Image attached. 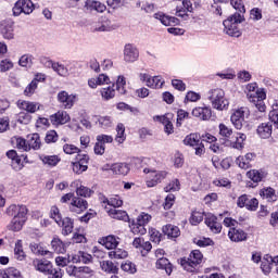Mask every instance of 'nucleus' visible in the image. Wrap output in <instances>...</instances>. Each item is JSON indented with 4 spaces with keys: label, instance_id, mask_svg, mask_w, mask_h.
<instances>
[{
    "label": "nucleus",
    "instance_id": "obj_37",
    "mask_svg": "<svg viewBox=\"0 0 278 278\" xmlns=\"http://www.w3.org/2000/svg\"><path fill=\"white\" fill-rule=\"evenodd\" d=\"M184 144H186V147H199V144L201 143V136L199 134H190L187 135L184 139Z\"/></svg>",
    "mask_w": 278,
    "mask_h": 278
},
{
    "label": "nucleus",
    "instance_id": "obj_35",
    "mask_svg": "<svg viewBox=\"0 0 278 278\" xmlns=\"http://www.w3.org/2000/svg\"><path fill=\"white\" fill-rule=\"evenodd\" d=\"M115 92L118 94H127V78L125 76L119 75L114 84Z\"/></svg>",
    "mask_w": 278,
    "mask_h": 278
},
{
    "label": "nucleus",
    "instance_id": "obj_64",
    "mask_svg": "<svg viewBox=\"0 0 278 278\" xmlns=\"http://www.w3.org/2000/svg\"><path fill=\"white\" fill-rule=\"evenodd\" d=\"M203 222V213L199 211H193L190 217L191 225H199Z\"/></svg>",
    "mask_w": 278,
    "mask_h": 278
},
{
    "label": "nucleus",
    "instance_id": "obj_7",
    "mask_svg": "<svg viewBox=\"0 0 278 278\" xmlns=\"http://www.w3.org/2000/svg\"><path fill=\"white\" fill-rule=\"evenodd\" d=\"M138 77L142 84H146L148 88H152L153 90L162 89L165 84L162 76H151L148 73H139Z\"/></svg>",
    "mask_w": 278,
    "mask_h": 278
},
{
    "label": "nucleus",
    "instance_id": "obj_15",
    "mask_svg": "<svg viewBox=\"0 0 278 278\" xmlns=\"http://www.w3.org/2000/svg\"><path fill=\"white\" fill-rule=\"evenodd\" d=\"M0 33L5 40H14V22L4 20L0 23Z\"/></svg>",
    "mask_w": 278,
    "mask_h": 278
},
{
    "label": "nucleus",
    "instance_id": "obj_6",
    "mask_svg": "<svg viewBox=\"0 0 278 278\" xmlns=\"http://www.w3.org/2000/svg\"><path fill=\"white\" fill-rule=\"evenodd\" d=\"M66 274L68 277H75V278H92L94 277V269L88 266H75V265H68L66 267Z\"/></svg>",
    "mask_w": 278,
    "mask_h": 278
},
{
    "label": "nucleus",
    "instance_id": "obj_32",
    "mask_svg": "<svg viewBox=\"0 0 278 278\" xmlns=\"http://www.w3.org/2000/svg\"><path fill=\"white\" fill-rule=\"evenodd\" d=\"M154 18L160 21L162 25H165V27H168L170 25H177L179 23V20L177 17L164 15L163 13H155Z\"/></svg>",
    "mask_w": 278,
    "mask_h": 278
},
{
    "label": "nucleus",
    "instance_id": "obj_42",
    "mask_svg": "<svg viewBox=\"0 0 278 278\" xmlns=\"http://www.w3.org/2000/svg\"><path fill=\"white\" fill-rule=\"evenodd\" d=\"M14 257L18 262H24V260L27 257V255L25 254V250H23V240H17L15 242Z\"/></svg>",
    "mask_w": 278,
    "mask_h": 278
},
{
    "label": "nucleus",
    "instance_id": "obj_46",
    "mask_svg": "<svg viewBox=\"0 0 278 278\" xmlns=\"http://www.w3.org/2000/svg\"><path fill=\"white\" fill-rule=\"evenodd\" d=\"M1 278H23V274L16 267H9L3 270Z\"/></svg>",
    "mask_w": 278,
    "mask_h": 278
},
{
    "label": "nucleus",
    "instance_id": "obj_61",
    "mask_svg": "<svg viewBox=\"0 0 278 278\" xmlns=\"http://www.w3.org/2000/svg\"><path fill=\"white\" fill-rule=\"evenodd\" d=\"M181 189V184L179 179L172 180L165 188V192H178Z\"/></svg>",
    "mask_w": 278,
    "mask_h": 278
},
{
    "label": "nucleus",
    "instance_id": "obj_60",
    "mask_svg": "<svg viewBox=\"0 0 278 278\" xmlns=\"http://www.w3.org/2000/svg\"><path fill=\"white\" fill-rule=\"evenodd\" d=\"M14 68V62L10 59H3L0 62V73H8V71H12Z\"/></svg>",
    "mask_w": 278,
    "mask_h": 278
},
{
    "label": "nucleus",
    "instance_id": "obj_47",
    "mask_svg": "<svg viewBox=\"0 0 278 278\" xmlns=\"http://www.w3.org/2000/svg\"><path fill=\"white\" fill-rule=\"evenodd\" d=\"M129 253L126 250H123L121 248L114 249V251L109 252L110 260H126L128 257Z\"/></svg>",
    "mask_w": 278,
    "mask_h": 278
},
{
    "label": "nucleus",
    "instance_id": "obj_56",
    "mask_svg": "<svg viewBox=\"0 0 278 278\" xmlns=\"http://www.w3.org/2000/svg\"><path fill=\"white\" fill-rule=\"evenodd\" d=\"M218 129H219V136H222V138H231V136H233V128L223 123L218 125Z\"/></svg>",
    "mask_w": 278,
    "mask_h": 278
},
{
    "label": "nucleus",
    "instance_id": "obj_45",
    "mask_svg": "<svg viewBox=\"0 0 278 278\" xmlns=\"http://www.w3.org/2000/svg\"><path fill=\"white\" fill-rule=\"evenodd\" d=\"M125 140H127V135H125V125L119 123L116 126L115 142H117V144H123Z\"/></svg>",
    "mask_w": 278,
    "mask_h": 278
},
{
    "label": "nucleus",
    "instance_id": "obj_44",
    "mask_svg": "<svg viewBox=\"0 0 278 278\" xmlns=\"http://www.w3.org/2000/svg\"><path fill=\"white\" fill-rule=\"evenodd\" d=\"M129 165L127 163H115L113 164V175H128L129 174Z\"/></svg>",
    "mask_w": 278,
    "mask_h": 278
},
{
    "label": "nucleus",
    "instance_id": "obj_29",
    "mask_svg": "<svg viewBox=\"0 0 278 278\" xmlns=\"http://www.w3.org/2000/svg\"><path fill=\"white\" fill-rule=\"evenodd\" d=\"M72 188H76V194L78 197H84L85 199H88L92 197V191L90 188L81 186V181L75 180L72 182Z\"/></svg>",
    "mask_w": 278,
    "mask_h": 278
},
{
    "label": "nucleus",
    "instance_id": "obj_1",
    "mask_svg": "<svg viewBox=\"0 0 278 278\" xmlns=\"http://www.w3.org/2000/svg\"><path fill=\"white\" fill-rule=\"evenodd\" d=\"M7 214L13 216L9 229L11 231H21L27 223V206L12 204L7 208Z\"/></svg>",
    "mask_w": 278,
    "mask_h": 278
},
{
    "label": "nucleus",
    "instance_id": "obj_43",
    "mask_svg": "<svg viewBox=\"0 0 278 278\" xmlns=\"http://www.w3.org/2000/svg\"><path fill=\"white\" fill-rule=\"evenodd\" d=\"M85 8H87V10H94L96 12H105V10L108 9L105 4L96 0H87L85 3Z\"/></svg>",
    "mask_w": 278,
    "mask_h": 278
},
{
    "label": "nucleus",
    "instance_id": "obj_24",
    "mask_svg": "<svg viewBox=\"0 0 278 278\" xmlns=\"http://www.w3.org/2000/svg\"><path fill=\"white\" fill-rule=\"evenodd\" d=\"M105 212L109 214L111 218H114L115 220H124L127 223L129 220V215L126 211L118 210V208H111L108 207V205L104 206Z\"/></svg>",
    "mask_w": 278,
    "mask_h": 278
},
{
    "label": "nucleus",
    "instance_id": "obj_33",
    "mask_svg": "<svg viewBox=\"0 0 278 278\" xmlns=\"http://www.w3.org/2000/svg\"><path fill=\"white\" fill-rule=\"evenodd\" d=\"M155 267L157 270H165L166 275H172L173 273V264L168 258H157L155 263Z\"/></svg>",
    "mask_w": 278,
    "mask_h": 278
},
{
    "label": "nucleus",
    "instance_id": "obj_38",
    "mask_svg": "<svg viewBox=\"0 0 278 278\" xmlns=\"http://www.w3.org/2000/svg\"><path fill=\"white\" fill-rule=\"evenodd\" d=\"M39 160L42 162V164H45V166H50V168L56 164H60L62 161V159H60L58 155H41L39 156Z\"/></svg>",
    "mask_w": 278,
    "mask_h": 278
},
{
    "label": "nucleus",
    "instance_id": "obj_12",
    "mask_svg": "<svg viewBox=\"0 0 278 278\" xmlns=\"http://www.w3.org/2000/svg\"><path fill=\"white\" fill-rule=\"evenodd\" d=\"M94 31H114L118 29V24L105 16L99 18V21L93 26Z\"/></svg>",
    "mask_w": 278,
    "mask_h": 278
},
{
    "label": "nucleus",
    "instance_id": "obj_31",
    "mask_svg": "<svg viewBox=\"0 0 278 278\" xmlns=\"http://www.w3.org/2000/svg\"><path fill=\"white\" fill-rule=\"evenodd\" d=\"M59 227H62L63 236H71V233H73L75 223L70 217H65V218L61 219Z\"/></svg>",
    "mask_w": 278,
    "mask_h": 278
},
{
    "label": "nucleus",
    "instance_id": "obj_50",
    "mask_svg": "<svg viewBox=\"0 0 278 278\" xmlns=\"http://www.w3.org/2000/svg\"><path fill=\"white\" fill-rule=\"evenodd\" d=\"M173 118H175V115L173 113H166L164 115L154 116V121H156L157 123H162V125H164V127L166 125L173 124Z\"/></svg>",
    "mask_w": 278,
    "mask_h": 278
},
{
    "label": "nucleus",
    "instance_id": "obj_19",
    "mask_svg": "<svg viewBox=\"0 0 278 278\" xmlns=\"http://www.w3.org/2000/svg\"><path fill=\"white\" fill-rule=\"evenodd\" d=\"M16 105L20 110H23L24 112H28V114H36V112H38V110L42 108L40 103L31 102L27 100H18Z\"/></svg>",
    "mask_w": 278,
    "mask_h": 278
},
{
    "label": "nucleus",
    "instance_id": "obj_4",
    "mask_svg": "<svg viewBox=\"0 0 278 278\" xmlns=\"http://www.w3.org/2000/svg\"><path fill=\"white\" fill-rule=\"evenodd\" d=\"M201 262H203V253L199 250H193L188 258L180 261V266H182L184 270H187V273H195Z\"/></svg>",
    "mask_w": 278,
    "mask_h": 278
},
{
    "label": "nucleus",
    "instance_id": "obj_48",
    "mask_svg": "<svg viewBox=\"0 0 278 278\" xmlns=\"http://www.w3.org/2000/svg\"><path fill=\"white\" fill-rule=\"evenodd\" d=\"M248 179H251L254 184H260L262 179H264V172H260L257 169H251L247 173Z\"/></svg>",
    "mask_w": 278,
    "mask_h": 278
},
{
    "label": "nucleus",
    "instance_id": "obj_40",
    "mask_svg": "<svg viewBox=\"0 0 278 278\" xmlns=\"http://www.w3.org/2000/svg\"><path fill=\"white\" fill-rule=\"evenodd\" d=\"M51 247L54 253H66V244L59 237H53Z\"/></svg>",
    "mask_w": 278,
    "mask_h": 278
},
{
    "label": "nucleus",
    "instance_id": "obj_62",
    "mask_svg": "<svg viewBox=\"0 0 278 278\" xmlns=\"http://www.w3.org/2000/svg\"><path fill=\"white\" fill-rule=\"evenodd\" d=\"M96 140L102 144V147H105V144H112V142H114V137L111 135H98Z\"/></svg>",
    "mask_w": 278,
    "mask_h": 278
},
{
    "label": "nucleus",
    "instance_id": "obj_36",
    "mask_svg": "<svg viewBox=\"0 0 278 278\" xmlns=\"http://www.w3.org/2000/svg\"><path fill=\"white\" fill-rule=\"evenodd\" d=\"M27 140H28L27 142H28L29 151H31V149H34V151H38V149H40V147L42 146V141L40 140V135L38 134L28 135Z\"/></svg>",
    "mask_w": 278,
    "mask_h": 278
},
{
    "label": "nucleus",
    "instance_id": "obj_5",
    "mask_svg": "<svg viewBox=\"0 0 278 278\" xmlns=\"http://www.w3.org/2000/svg\"><path fill=\"white\" fill-rule=\"evenodd\" d=\"M249 116V108L239 106L231 111L230 123L235 129H242L244 127V117Z\"/></svg>",
    "mask_w": 278,
    "mask_h": 278
},
{
    "label": "nucleus",
    "instance_id": "obj_57",
    "mask_svg": "<svg viewBox=\"0 0 278 278\" xmlns=\"http://www.w3.org/2000/svg\"><path fill=\"white\" fill-rule=\"evenodd\" d=\"M261 197H263V199H266L267 201L277 200V195L275 194V189L270 187L261 190Z\"/></svg>",
    "mask_w": 278,
    "mask_h": 278
},
{
    "label": "nucleus",
    "instance_id": "obj_10",
    "mask_svg": "<svg viewBox=\"0 0 278 278\" xmlns=\"http://www.w3.org/2000/svg\"><path fill=\"white\" fill-rule=\"evenodd\" d=\"M143 173L148 175V180H147L148 188H154V186H157V184L166 179V175H168V173L164 170L157 172V170H151L149 168H144Z\"/></svg>",
    "mask_w": 278,
    "mask_h": 278
},
{
    "label": "nucleus",
    "instance_id": "obj_25",
    "mask_svg": "<svg viewBox=\"0 0 278 278\" xmlns=\"http://www.w3.org/2000/svg\"><path fill=\"white\" fill-rule=\"evenodd\" d=\"M205 225L210 227L213 233H220L223 226L218 223V218L214 214H207L205 217Z\"/></svg>",
    "mask_w": 278,
    "mask_h": 278
},
{
    "label": "nucleus",
    "instance_id": "obj_17",
    "mask_svg": "<svg viewBox=\"0 0 278 278\" xmlns=\"http://www.w3.org/2000/svg\"><path fill=\"white\" fill-rule=\"evenodd\" d=\"M247 141V136L244 132H236L230 140H228V144L231 149H237V151H242L244 149V142Z\"/></svg>",
    "mask_w": 278,
    "mask_h": 278
},
{
    "label": "nucleus",
    "instance_id": "obj_18",
    "mask_svg": "<svg viewBox=\"0 0 278 278\" xmlns=\"http://www.w3.org/2000/svg\"><path fill=\"white\" fill-rule=\"evenodd\" d=\"M99 244L104 247V249H108L109 251H112L121 244V238L114 236V235H109L106 237H102L99 239Z\"/></svg>",
    "mask_w": 278,
    "mask_h": 278
},
{
    "label": "nucleus",
    "instance_id": "obj_2",
    "mask_svg": "<svg viewBox=\"0 0 278 278\" xmlns=\"http://www.w3.org/2000/svg\"><path fill=\"white\" fill-rule=\"evenodd\" d=\"M207 99L213 108L217 112H225L229 110V99L225 96L223 88H212L207 91Z\"/></svg>",
    "mask_w": 278,
    "mask_h": 278
},
{
    "label": "nucleus",
    "instance_id": "obj_59",
    "mask_svg": "<svg viewBox=\"0 0 278 278\" xmlns=\"http://www.w3.org/2000/svg\"><path fill=\"white\" fill-rule=\"evenodd\" d=\"M50 217L56 223V225H60L63 220L62 213H60V208H58V206L51 207Z\"/></svg>",
    "mask_w": 278,
    "mask_h": 278
},
{
    "label": "nucleus",
    "instance_id": "obj_52",
    "mask_svg": "<svg viewBox=\"0 0 278 278\" xmlns=\"http://www.w3.org/2000/svg\"><path fill=\"white\" fill-rule=\"evenodd\" d=\"M230 5L237 11L235 14H241V16H244L247 9L244 8V2H242V0H230Z\"/></svg>",
    "mask_w": 278,
    "mask_h": 278
},
{
    "label": "nucleus",
    "instance_id": "obj_3",
    "mask_svg": "<svg viewBox=\"0 0 278 278\" xmlns=\"http://www.w3.org/2000/svg\"><path fill=\"white\" fill-rule=\"evenodd\" d=\"M243 21L244 15L242 14L230 15L227 20L223 22L225 34L235 38H240V23H242Z\"/></svg>",
    "mask_w": 278,
    "mask_h": 278
},
{
    "label": "nucleus",
    "instance_id": "obj_63",
    "mask_svg": "<svg viewBox=\"0 0 278 278\" xmlns=\"http://www.w3.org/2000/svg\"><path fill=\"white\" fill-rule=\"evenodd\" d=\"M122 270H124V273H129V275H134L136 273V264L126 261L125 263H123L121 265Z\"/></svg>",
    "mask_w": 278,
    "mask_h": 278
},
{
    "label": "nucleus",
    "instance_id": "obj_9",
    "mask_svg": "<svg viewBox=\"0 0 278 278\" xmlns=\"http://www.w3.org/2000/svg\"><path fill=\"white\" fill-rule=\"evenodd\" d=\"M59 103L64 110H72L73 105L77 103V93H68L67 91H60L56 96Z\"/></svg>",
    "mask_w": 278,
    "mask_h": 278
},
{
    "label": "nucleus",
    "instance_id": "obj_22",
    "mask_svg": "<svg viewBox=\"0 0 278 278\" xmlns=\"http://www.w3.org/2000/svg\"><path fill=\"white\" fill-rule=\"evenodd\" d=\"M256 134L263 140H268L273 136V122H265L257 126Z\"/></svg>",
    "mask_w": 278,
    "mask_h": 278
},
{
    "label": "nucleus",
    "instance_id": "obj_27",
    "mask_svg": "<svg viewBox=\"0 0 278 278\" xmlns=\"http://www.w3.org/2000/svg\"><path fill=\"white\" fill-rule=\"evenodd\" d=\"M228 238L231 240V242H244V240L248 238V235L240 228H230L228 231Z\"/></svg>",
    "mask_w": 278,
    "mask_h": 278
},
{
    "label": "nucleus",
    "instance_id": "obj_21",
    "mask_svg": "<svg viewBox=\"0 0 278 278\" xmlns=\"http://www.w3.org/2000/svg\"><path fill=\"white\" fill-rule=\"evenodd\" d=\"M71 121V115L66 111H59L50 116V122L54 126L66 125Z\"/></svg>",
    "mask_w": 278,
    "mask_h": 278
},
{
    "label": "nucleus",
    "instance_id": "obj_55",
    "mask_svg": "<svg viewBox=\"0 0 278 278\" xmlns=\"http://www.w3.org/2000/svg\"><path fill=\"white\" fill-rule=\"evenodd\" d=\"M29 249L34 255H48L49 251L45 250L40 243L33 242L29 244Z\"/></svg>",
    "mask_w": 278,
    "mask_h": 278
},
{
    "label": "nucleus",
    "instance_id": "obj_28",
    "mask_svg": "<svg viewBox=\"0 0 278 278\" xmlns=\"http://www.w3.org/2000/svg\"><path fill=\"white\" fill-rule=\"evenodd\" d=\"M34 266L36 270L39 273H43L45 275H49L50 273H53V265L51 262L47 260H37L34 261Z\"/></svg>",
    "mask_w": 278,
    "mask_h": 278
},
{
    "label": "nucleus",
    "instance_id": "obj_49",
    "mask_svg": "<svg viewBox=\"0 0 278 278\" xmlns=\"http://www.w3.org/2000/svg\"><path fill=\"white\" fill-rule=\"evenodd\" d=\"M131 233H134L135 236H144V233H147V228H144L143 224H140V222L137 220L132 222L129 226Z\"/></svg>",
    "mask_w": 278,
    "mask_h": 278
},
{
    "label": "nucleus",
    "instance_id": "obj_34",
    "mask_svg": "<svg viewBox=\"0 0 278 278\" xmlns=\"http://www.w3.org/2000/svg\"><path fill=\"white\" fill-rule=\"evenodd\" d=\"M100 268L108 275H116V273H118V266H116V264H114L112 261L100 262Z\"/></svg>",
    "mask_w": 278,
    "mask_h": 278
},
{
    "label": "nucleus",
    "instance_id": "obj_23",
    "mask_svg": "<svg viewBox=\"0 0 278 278\" xmlns=\"http://www.w3.org/2000/svg\"><path fill=\"white\" fill-rule=\"evenodd\" d=\"M253 160H255V153L249 152L245 155L238 156L236 159V164L239 168L248 170V168H251V162H253Z\"/></svg>",
    "mask_w": 278,
    "mask_h": 278
},
{
    "label": "nucleus",
    "instance_id": "obj_14",
    "mask_svg": "<svg viewBox=\"0 0 278 278\" xmlns=\"http://www.w3.org/2000/svg\"><path fill=\"white\" fill-rule=\"evenodd\" d=\"M90 157L87 154H78L76 156V162L72 163L73 172L76 173V175H81V173H86L88 170V162Z\"/></svg>",
    "mask_w": 278,
    "mask_h": 278
},
{
    "label": "nucleus",
    "instance_id": "obj_30",
    "mask_svg": "<svg viewBox=\"0 0 278 278\" xmlns=\"http://www.w3.org/2000/svg\"><path fill=\"white\" fill-rule=\"evenodd\" d=\"M96 125H98V127L101 129H110V127H113L114 125V118L109 115H98L96 116Z\"/></svg>",
    "mask_w": 278,
    "mask_h": 278
},
{
    "label": "nucleus",
    "instance_id": "obj_41",
    "mask_svg": "<svg viewBox=\"0 0 278 278\" xmlns=\"http://www.w3.org/2000/svg\"><path fill=\"white\" fill-rule=\"evenodd\" d=\"M163 233L169 238H179V236H181L179 227L170 224L163 226Z\"/></svg>",
    "mask_w": 278,
    "mask_h": 278
},
{
    "label": "nucleus",
    "instance_id": "obj_16",
    "mask_svg": "<svg viewBox=\"0 0 278 278\" xmlns=\"http://www.w3.org/2000/svg\"><path fill=\"white\" fill-rule=\"evenodd\" d=\"M191 114L199 121H210L212 118V108L205 104L203 106H195Z\"/></svg>",
    "mask_w": 278,
    "mask_h": 278
},
{
    "label": "nucleus",
    "instance_id": "obj_54",
    "mask_svg": "<svg viewBox=\"0 0 278 278\" xmlns=\"http://www.w3.org/2000/svg\"><path fill=\"white\" fill-rule=\"evenodd\" d=\"M18 64L24 68H31V65L34 64V55L31 54L22 55L18 60Z\"/></svg>",
    "mask_w": 278,
    "mask_h": 278
},
{
    "label": "nucleus",
    "instance_id": "obj_53",
    "mask_svg": "<svg viewBox=\"0 0 278 278\" xmlns=\"http://www.w3.org/2000/svg\"><path fill=\"white\" fill-rule=\"evenodd\" d=\"M12 142L13 144H15L16 149H18L20 151H29L28 141L25 140L24 138L22 137L14 138Z\"/></svg>",
    "mask_w": 278,
    "mask_h": 278
},
{
    "label": "nucleus",
    "instance_id": "obj_8",
    "mask_svg": "<svg viewBox=\"0 0 278 278\" xmlns=\"http://www.w3.org/2000/svg\"><path fill=\"white\" fill-rule=\"evenodd\" d=\"M244 92L250 102H255L257 99H266V90L264 88H258L257 83L245 85Z\"/></svg>",
    "mask_w": 278,
    "mask_h": 278
},
{
    "label": "nucleus",
    "instance_id": "obj_51",
    "mask_svg": "<svg viewBox=\"0 0 278 278\" xmlns=\"http://www.w3.org/2000/svg\"><path fill=\"white\" fill-rule=\"evenodd\" d=\"M52 70L60 75V77H68V68L60 62H54Z\"/></svg>",
    "mask_w": 278,
    "mask_h": 278
},
{
    "label": "nucleus",
    "instance_id": "obj_13",
    "mask_svg": "<svg viewBox=\"0 0 278 278\" xmlns=\"http://www.w3.org/2000/svg\"><path fill=\"white\" fill-rule=\"evenodd\" d=\"M123 54L126 64H134V62H138V59L140 58V51L131 43L125 45Z\"/></svg>",
    "mask_w": 278,
    "mask_h": 278
},
{
    "label": "nucleus",
    "instance_id": "obj_39",
    "mask_svg": "<svg viewBox=\"0 0 278 278\" xmlns=\"http://www.w3.org/2000/svg\"><path fill=\"white\" fill-rule=\"evenodd\" d=\"M111 207L117 210V207H121L123 205V201L121 200V197L115 195L111 199H104L102 201V207Z\"/></svg>",
    "mask_w": 278,
    "mask_h": 278
},
{
    "label": "nucleus",
    "instance_id": "obj_11",
    "mask_svg": "<svg viewBox=\"0 0 278 278\" xmlns=\"http://www.w3.org/2000/svg\"><path fill=\"white\" fill-rule=\"evenodd\" d=\"M31 12H34V2H31V0H18L13 7L14 16L31 14Z\"/></svg>",
    "mask_w": 278,
    "mask_h": 278
},
{
    "label": "nucleus",
    "instance_id": "obj_58",
    "mask_svg": "<svg viewBox=\"0 0 278 278\" xmlns=\"http://www.w3.org/2000/svg\"><path fill=\"white\" fill-rule=\"evenodd\" d=\"M197 247H214V241L211 238L199 237L193 239Z\"/></svg>",
    "mask_w": 278,
    "mask_h": 278
},
{
    "label": "nucleus",
    "instance_id": "obj_26",
    "mask_svg": "<svg viewBox=\"0 0 278 278\" xmlns=\"http://www.w3.org/2000/svg\"><path fill=\"white\" fill-rule=\"evenodd\" d=\"M98 92L102 101H112V99L116 97V87H114V84H112L100 88Z\"/></svg>",
    "mask_w": 278,
    "mask_h": 278
},
{
    "label": "nucleus",
    "instance_id": "obj_20",
    "mask_svg": "<svg viewBox=\"0 0 278 278\" xmlns=\"http://www.w3.org/2000/svg\"><path fill=\"white\" fill-rule=\"evenodd\" d=\"M70 210L71 212H76V214H81V212H86V210H88V201L75 197L71 202Z\"/></svg>",
    "mask_w": 278,
    "mask_h": 278
}]
</instances>
